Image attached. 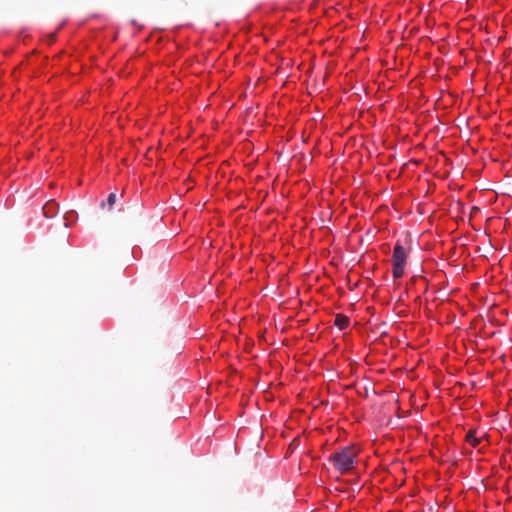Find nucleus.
<instances>
[{
    "instance_id": "7ed1b4c3",
    "label": "nucleus",
    "mask_w": 512,
    "mask_h": 512,
    "mask_svg": "<svg viewBox=\"0 0 512 512\" xmlns=\"http://www.w3.org/2000/svg\"><path fill=\"white\" fill-rule=\"evenodd\" d=\"M46 218H53L59 211V205L54 200H49L42 208Z\"/></svg>"
},
{
    "instance_id": "20e7f679",
    "label": "nucleus",
    "mask_w": 512,
    "mask_h": 512,
    "mask_svg": "<svg viewBox=\"0 0 512 512\" xmlns=\"http://www.w3.org/2000/svg\"><path fill=\"white\" fill-rule=\"evenodd\" d=\"M349 318L342 314H337L335 316L334 324L340 329L343 330L349 325Z\"/></svg>"
},
{
    "instance_id": "39448f33",
    "label": "nucleus",
    "mask_w": 512,
    "mask_h": 512,
    "mask_svg": "<svg viewBox=\"0 0 512 512\" xmlns=\"http://www.w3.org/2000/svg\"><path fill=\"white\" fill-rule=\"evenodd\" d=\"M465 439L473 447L478 446V444L480 443V440L475 436V433L473 431H469Z\"/></svg>"
},
{
    "instance_id": "f257e3e1",
    "label": "nucleus",
    "mask_w": 512,
    "mask_h": 512,
    "mask_svg": "<svg viewBox=\"0 0 512 512\" xmlns=\"http://www.w3.org/2000/svg\"><path fill=\"white\" fill-rule=\"evenodd\" d=\"M357 456L358 450L353 446H347L331 454L329 461L340 474H346L355 468Z\"/></svg>"
},
{
    "instance_id": "f03ea898",
    "label": "nucleus",
    "mask_w": 512,
    "mask_h": 512,
    "mask_svg": "<svg viewBox=\"0 0 512 512\" xmlns=\"http://www.w3.org/2000/svg\"><path fill=\"white\" fill-rule=\"evenodd\" d=\"M406 258L407 253L404 247L400 243H397L393 249L391 259L393 265L392 274L394 278L398 279L403 276Z\"/></svg>"
},
{
    "instance_id": "423d86ee",
    "label": "nucleus",
    "mask_w": 512,
    "mask_h": 512,
    "mask_svg": "<svg viewBox=\"0 0 512 512\" xmlns=\"http://www.w3.org/2000/svg\"><path fill=\"white\" fill-rule=\"evenodd\" d=\"M107 203H108V206L110 209L114 206V204L116 203V194L115 193L109 194V196L107 198Z\"/></svg>"
}]
</instances>
